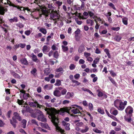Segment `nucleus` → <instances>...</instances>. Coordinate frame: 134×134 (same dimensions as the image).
<instances>
[{
	"mask_svg": "<svg viewBox=\"0 0 134 134\" xmlns=\"http://www.w3.org/2000/svg\"><path fill=\"white\" fill-rule=\"evenodd\" d=\"M40 8H37L36 10L38 11H40L42 12V14H40V17H41L42 15H43L47 16L49 13H50V17L52 19L54 20H55V23H56L58 21H60V15L59 14V11L58 10L57 11H54V7L51 5H48V8L49 9L47 8L46 7L44 6H40Z\"/></svg>",
	"mask_w": 134,
	"mask_h": 134,
	"instance_id": "1",
	"label": "nucleus"
},
{
	"mask_svg": "<svg viewBox=\"0 0 134 134\" xmlns=\"http://www.w3.org/2000/svg\"><path fill=\"white\" fill-rule=\"evenodd\" d=\"M45 111L49 115V118L51 119V121L55 126L57 131L60 132L62 134H65L64 130L62 129L58 125L59 121L57 118L58 112L54 108H46Z\"/></svg>",
	"mask_w": 134,
	"mask_h": 134,
	"instance_id": "2",
	"label": "nucleus"
},
{
	"mask_svg": "<svg viewBox=\"0 0 134 134\" xmlns=\"http://www.w3.org/2000/svg\"><path fill=\"white\" fill-rule=\"evenodd\" d=\"M36 111V113L32 114V116L33 118H37L38 120L41 121H46V119L44 117L42 113L39 110H37Z\"/></svg>",
	"mask_w": 134,
	"mask_h": 134,
	"instance_id": "3",
	"label": "nucleus"
},
{
	"mask_svg": "<svg viewBox=\"0 0 134 134\" xmlns=\"http://www.w3.org/2000/svg\"><path fill=\"white\" fill-rule=\"evenodd\" d=\"M76 107H78L79 109L81 110H82V108L81 107L77 105H71V107L68 108V112H69V110H71V112L74 114L79 113H80V111L78 109L76 108Z\"/></svg>",
	"mask_w": 134,
	"mask_h": 134,
	"instance_id": "4",
	"label": "nucleus"
},
{
	"mask_svg": "<svg viewBox=\"0 0 134 134\" xmlns=\"http://www.w3.org/2000/svg\"><path fill=\"white\" fill-rule=\"evenodd\" d=\"M14 116L12 118V121L11 120L10 122L13 127L15 128L16 127L15 124L16 123V121L15 119H16L18 120L19 121H20L21 120V118L17 113H14Z\"/></svg>",
	"mask_w": 134,
	"mask_h": 134,
	"instance_id": "5",
	"label": "nucleus"
},
{
	"mask_svg": "<svg viewBox=\"0 0 134 134\" xmlns=\"http://www.w3.org/2000/svg\"><path fill=\"white\" fill-rule=\"evenodd\" d=\"M127 102L126 101H125L123 103L122 101L119 104V105L117 108L120 110H123L125 108V106L127 105Z\"/></svg>",
	"mask_w": 134,
	"mask_h": 134,
	"instance_id": "6",
	"label": "nucleus"
},
{
	"mask_svg": "<svg viewBox=\"0 0 134 134\" xmlns=\"http://www.w3.org/2000/svg\"><path fill=\"white\" fill-rule=\"evenodd\" d=\"M29 104L31 107H36L37 106L40 109H43V106L42 105H40L36 101H35L34 102H30L29 103Z\"/></svg>",
	"mask_w": 134,
	"mask_h": 134,
	"instance_id": "7",
	"label": "nucleus"
},
{
	"mask_svg": "<svg viewBox=\"0 0 134 134\" xmlns=\"http://www.w3.org/2000/svg\"><path fill=\"white\" fill-rule=\"evenodd\" d=\"M133 108L130 106H128L125 109V112L127 114L128 113L131 114L133 113Z\"/></svg>",
	"mask_w": 134,
	"mask_h": 134,
	"instance_id": "8",
	"label": "nucleus"
},
{
	"mask_svg": "<svg viewBox=\"0 0 134 134\" xmlns=\"http://www.w3.org/2000/svg\"><path fill=\"white\" fill-rule=\"evenodd\" d=\"M62 123L63 125L65 127V129L66 130H69L70 129L69 127L70 124L69 123H67L65 121H63Z\"/></svg>",
	"mask_w": 134,
	"mask_h": 134,
	"instance_id": "9",
	"label": "nucleus"
},
{
	"mask_svg": "<svg viewBox=\"0 0 134 134\" xmlns=\"http://www.w3.org/2000/svg\"><path fill=\"white\" fill-rule=\"evenodd\" d=\"M30 57L32 58V59L34 61L37 63L39 62L40 61L37 58V56L34 54L33 53H32L31 54Z\"/></svg>",
	"mask_w": 134,
	"mask_h": 134,
	"instance_id": "10",
	"label": "nucleus"
},
{
	"mask_svg": "<svg viewBox=\"0 0 134 134\" xmlns=\"http://www.w3.org/2000/svg\"><path fill=\"white\" fill-rule=\"evenodd\" d=\"M53 87V85L48 84L45 85L44 87L43 88L45 90H50L52 89Z\"/></svg>",
	"mask_w": 134,
	"mask_h": 134,
	"instance_id": "11",
	"label": "nucleus"
},
{
	"mask_svg": "<svg viewBox=\"0 0 134 134\" xmlns=\"http://www.w3.org/2000/svg\"><path fill=\"white\" fill-rule=\"evenodd\" d=\"M80 33V30L79 29H77V30L75 32V37L77 40H79L78 35Z\"/></svg>",
	"mask_w": 134,
	"mask_h": 134,
	"instance_id": "12",
	"label": "nucleus"
},
{
	"mask_svg": "<svg viewBox=\"0 0 134 134\" xmlns=\"http://www.w3.org/2000/svg\"><path fill=\"white\" fill-rule=\"evenodd\" d=\"M121 101V100L119 99H117L115 100L114 103L115 106L117 108Z\"/></svg>",
	"mask_w": 134,
	"mask_h": 134,
	"instance_id": "13",
	"label": "nucleus"
},
{
	"mask_svg": "<svg viewBox=\"0 0 134 134\" xmlns=\"http://www.w3.org/2000/svg\"><path fill=\"white\" fill-rule=\"evenodd\" d=\"M16 7L17 9H20V10H24L25 11V10H27L28 12H29L30 11V10L27 7H19L18 6H16L15 7Z\"/></svg>",
	"mask_w": 134,
	"mask_h": 134,
	"instance_id": "14",
	"label": "nucleus"
},
{
	"mask_svg": "<svg viewBox=\"0 0 134 134\" xmlns=\"http://www.w3.org/2000/svg\"><path fill=\"white\" fill-rule=\"evenodd\" d=\"M124 118L125 120L127 122H131V116H128V114L124 116Z\"/></svg>",
	"mask_w": 134,
	"mask_h": 134,
	"instance_id": "15",
	"label": "nucleus"
},
{
	"mask_svg": "<svg viewBox=\"0 0 134 134\" xmlns=\"http://www.w3.org/2000/svg\"><path fill=\"white\" fill-rule=\"evenodd\" d=\"M74 93H72L68 92L65 96V97L66 99H69L72 97L74 96Z\"/></svg>",
	"mask_w": 134,
	"mask_h": 134,
	"instance_id": "16",
	"label": "nucleus"
},
{
	"mask_svg": "<svg viewBox=\"0 0 134 134\" xmlns=\"http://www.w3.org/2000/svg\"><path fill=\"white\" fill-rule=\"evenodd\" d=\"M89 13L86 12H84L83 13V15L81 17V18L83 19H86L89 16Z\"/></svg>",
	"mask_w": 134,
	"mask_h": 134,
	"instance_id": "17",
	"label": "nucleus"
},
{
	"mask_svg": "<svg viewBox=\"0 0 134 134\" xmlns=\"http://www.w3.org/2000/svg\"><path fill=\"white\" fill-rule=\"evenodd\" d=\"M86 23L89 25L92 26L93 25L94 22L90 19H88L86 20Z\"/></svg>",
	"mask_w": 134,
	"mask_h": 134,
	"instance_id": "18",
	"label": "nucleus"
},
{
	"mask_svg": "<svg viewBox=\"0 0 134 134\" xmlns=\"http://www.w3.org/2000/svg\"><path fill=\"white\" fill-rule=\"evenodd\" d=\"M42 50L43 52L45 54L48 52L49 51L48 47L46 45L44 46H43Z\"/></svg>",
	"mask_w": 134,
	"mask_h": 134,
	"instance_id": "19",
	"label": "nucleus"
},
{
	"mask_svg": "<svg viewBox=\"0 0 134 134\" xmlns=\"http://www.w3.org/2000/svg\"><path fill=\"white\" fill-rule=\"evenodd\" d=\"M9 21L10 23L17 22L18 21V18L17 17H15L13 18L9 19Z\"/></svg>",
	"mask_w": 134,
	"mask_h": 134,
	"instance_id": "20",
	"label": "nucleus"
},
{
	"mask_svg": "<svg viewBox=\"0 0 134 134\" xmlns=\"http://www.w3.org/2000/svg\"><path fill=\"white\" fill-rule=\"evenodd\" d=\"M7 10L4 8L3 7L0 6V14L3 15L4 13V12L7 11Z\"/></svg>",
	"mask_w": 134,
	"mask_h": 134,
	"instance_id": "21",
	"label": "nucleus"
},
{
	"mask_svg": "<svg viewBox=\"0 0 134 134\" xmlns=\"http://www.w3.org/2000/svg\"><path fill=\"white\" fill-rule=\"evenodd\" d=\"M85 48L83 46H81L79 48L78 52L79 53H81L83 52L85 50Z\"/></svg>",
	"mask_w": 134,
	"mask_h": 134,
	"instance_id": "22",
	"label": "nucleus"
},
{
	"mask_svg": "<svg viewBox=\"0 0 134 134\" xmlns=\"http://www.w3.org/2000/svg\"><path fill=\"white\" fill-rule=\"evenodd\" d=\"M128 19L126 17H124L122 18V21L123 23L125 25H127L128 24Z\"/></svg>",
	"mask_w": 134,
	"mask_h": 134,
	"instance_id": "23",
	"label": "nucleus"
},
{
	"mask_svg": "<svg viewBox=\"0 0 134 134\" xmlns=\"http://www.w3.org/2000/svg\"><path fill=\"white\" fill-rule=\"evenodd\" d=\"M98 92V95L99 97H101L102 96H104L105 98H106L107 97V96L105 94H103L100 91H99L98 90L97 91Z\"/></svg>",
	"mask_w": 134,
	"mask_h": 134,
	"instance_id": "24",
	"label": "nucleus"
},
{
	"mask_svg": "<svg viewBox=\"0 0 134 134\" xmlns=\"http://www.w3.org/2000/svg\"><path fill=\"white\" fill-rule=\"evenodd\" d=\"M37 69L35 68H32L30 71V73L34 76H35L36 75L37 72Z\"/></svg>",
	"mask_w": 134,
	"mask_h": 134,
	"instance_id": "25",
	"label": "nucleus"
},
{
	"mask_svg": "<svg viewBox=\"0 0 134 134\" xmlns=\"http://www.w3.org/2000/svg\"><path fill=\"white\" fill-rule=\"evenodd\" d=\"M54 94L55 96L58 97H59L61 95L60 92L58 90L54 91Z\"/></svg>",
	"mask_w": 134,
	"mask_h": 134,
	"instance_id": "26",
	"label": "nucleus"
},
{
	"mask_svg": "<svg viewBox=\"0 0 134 134\" xmlns=\"http://www.w3.org/2000/svg\"><path fill=\"white\" fill-rule=\"evenodd\" d=\"M20 61L22 64L26 65L27 64V62L26 59L25 58H23L21 59Z\"/></svg>",
	"mask_w": 134,
	"mask_h": 134,
	"instance_id": "27",
	"label": "nucleus"
},
{
	"mask_svg": "<svg viewBox=\"0 0 134 134\" xmlns=\"http://www.w3.org/2000/svg\"><path fill=\"white\" fill-rule=\"evenodd\" d=\"M62 47L63 51L64 52H65L68 50L69 48L68 46L62 45Z\"/></svg>",
	"mask_w": 134,
	"mask_h": 134,
	"instance_id": "28",
	"label": "nucleus"
},
{
	"mask_svg": "<svg viewBox=\"0 0 134 134\" xmlns=\"http://www.w3.org/2000/svg\"><path fill=\"white\" fill-rule=\"evenodd\" d=\"M39 31H40L44 35H45L46 34V30L44 28H41L40 29Z\"/></svg>",
	"mask_w": 134,
	"mask_h": 134,
	"instance_id": "29",
	"label": "nucleus"
},
{
	"mask_svg": "<svg viewBox=\"0 0 134 134\" xmlns=\"http://www.w3.org/2000/svg\"><path fill=\"white\" fill-rule=\"evenodd\" d=\"M89 127L87 126H86L85 129H82L80 130V132L82 133L86 132L89 130Z\"/></svg>",
	"mask_w": 134,
	"mask_h": 134,
	"instance_id": "30",
	"label": "nucleus"
},
{
	"mask_svg": "<svg viewBox=\"0 0 134 134\" xmlns=\"http://www.w3.org/2000/svg\"><path fill=\"white\" fill-rule=\"evenodd\" d=\"M121 36L119 35L116 36L114 38L115 40L117 41H119L121 40Z\"/></svg>",
	"mask_w": 134,
	"mask_h": 134,
	"instance_id": "31",
	"label": "nucleus"
},
{
	"mask_svg": "<svg viewBox=\"0 0 134 134\" xmlns=\"http://www.w3.org/2000/svg\"><path fill=\"white\" fill-rule=\"evenodd\" d=\"M104 52L106 53L109 58H110L111 56L109 52V50L107 49H105L104 50Z\"/></svg>",
	"mask_w": 134,
	"mask_h": 134,
	"instance_id": "32",
	"label": "nucleus"
},
{
	"mask_svg": "<svg viewBox=\"0 0 134 134\" xmlns=\"http://www.w3.org/2000/svg\"><path fill=\"white\" fill-rule=\"evenodd\" d=\"M26 121L25 120H23L21 122L22 127L23 128H25L26 124Z\"/></svg>",
	"mask_w": 134,
	"mask_h": 134,
	"instance_id": "33",
	"label": "nucleus"
},
{
	"mask_svg": "<svg viewBox=\"0 0 134 134\" xmlns=\"http://www.w3.org/2000/svg\"><path fill=\"white\" fill-rule=\"evenodd\" d=\"M61 83L60 81L59 80L57 79L56 80V83H55V85L56 86H59L61 85Z\"/></svg>",
	"mask_w": 134,
	"mask_h": 134,
	"instance_id": "34",
	"label": "nucleus"
},
{
	"mask_svg": "<svg viewBox=\"0 0 134 134\" xmlns=\"http://www.w3.org/2000/svg\"><path fill=\"white\" fill-rule=\"evenodd\" d=\"M93 19H94L95 21L96 22V24L97 23V21H101V19L99 17H93Z\"/></svg>",
	"mask_w": 134,
	"mask_h": 134,
	"instance_id": "35",
	"label": "nucleus"
},
{
	"mask_svg": "<svg viewBox=\"0 0 134 134\" xmlns=\"http://www.w3.org/2000/svg\"><path fill=\"white\" fill-rule=\"evenodd\" d=\"M88 106V108L90 110L92 111L93 110V106L92 103H90L89 104Z\"/></svg>",
	"mask_w": 134,
	"mask_h": 134,
	"instance_id": "36",
	"label": "nucleus"
},
{
	"mask_svg": "<svg viewBox=\"0 0 134 134\" xmlns=\"http://www.w3.org/2000/svg\"><path fill=\"white\" fill-rule=\"evenodd\" d=\"M50 70L49 69L46 68V69L44 70V74L45 75H48L50 73Z\"/></svg>",
	"mask_w": 134,
	"mask_h": 134,
	"instance_id": "37",
	"label": "nucleus"
},
{
	"mask_svg": "<svg viewBox=\"0 0 134 134\" xmlns=\"http://www.w3.org/2000/svg\"><path fill=\"white\" fill-rule=\"evenodd\" d=\"M17 102L19 105H22L24 102V101L23 100H20L18 99L17 101Z\"/></svg>",
	"mask_w": 134,
	"mask_h": 134,
	"instance_id": "38",
	"label": "nucleus"
},
{
	"mask_svg": "<svg viewBox=\"0 0 134 134\" xmlns=\"http://www.w3.org/2000/svg\"><path fill=\"white\" fill-rule=\"evenodd\" d=\"M98 111L102 114H104V112L103 109H102L101 108H99L98 109Z\"/></svg>",
	"mask_w": 134,
	"mask_h": 134,
	"instance_id": "39",
	"label": "nucleus"
},
{
	"mask_svg": "<svg viewBox=\"0 0 134 134\" xmlns=\"http://www.w3.org/2000/svg\"><path fill=\"white\" fill-rule=\"evenodd\" d=\"M108 5L109 6L112 8L114 10H116L114 5L111 3H109Z\"/></svg>",
	"mask_w": 134,
	"mask_h": 134,
	"instance_id": "40",
	"label": "nucleus"
},
{
	"mask_svg": "<svg viewBox=\"0 0 134 134\" xmlns=\"http://www.w3.org/2000/svg\"><path fill=\"white\" fill-rule=\"evenodd\" d=\"M93 130L96 133H100L102 132L101 131L98 130L97 128L93 129Z\"/></svg>",
	"mask_w": 134,
	"mask_h": 134,
	"instance_id": "41",
	"label": "nucleus"
},
{
	"mask_svg": "<svg viewBox=\"0 0 134 134\" xmlns=\"http://www.w3.org/2000/svg\"><path fill=\"white\" fill-rule=\"evenodd\" d=\"M111 75L113 77H115L116 75V74L112 70L109 71Z\"/></svg>",
	"mask_w": 134,
	"mask_h": 134,
	"instance_id": "42",
	"label": "nucleus"
},
{
	"mask_svg": "<svg viewBox=\"0 0 134 134\" xmlns=\"http://www.w3.org/2000/svg\"><path fill=\"white\" fill-rule=\"evenodd\" d=\"M59 55L57 51L55 52L54 54V57L56 58H58Z\"/></svg>",
	"mask_w": 134,
	"mask_h": 134,
	"instance_id": "43",
	"label": "nucleus"
},
{
	"mask_svg": "<svg viewBox=\"0 0 134 134\" xmlns=\"http://www.w3.org/2000/svg\"><path fill=\"white\" fill-rule=\"evenodd\" d=\"M91 55V54L89 53H88L87 52H85L84 53V56L86 58L89 57V56Z\"/></svg>",
	"mask_w": 134,
	"mask_h": 134,
	"instance_id": "44",
	"label": "nucleus"
},
{
	"mask_svg": "<svg viewBox=\"0 0 134 134\" xmlns=\"http://www.w3.org/2000/svg\"><path fill=\"white\" fill-rule=\"evenodd\" d=\"M75 66L73 64H71L69 66L70 69L71 70H73L75 68Z\"/></svg>",
	"mask_w": 134,
	"mask_h": 134,
	"instance_id": "45",
	"label": "nucleus"
},
{
	"mask_svg": "<svg viewBox=\"0 0 134 134\" xmlns=\"http://www.w3.org/2000/svg\"><path fill=\"white\" fill-rule=\"evenodd\" d=\"M29 96V94L27 93H24L23 95V97L24 99H27V97Z\"/></svg>",
	"mask_w": 134,
	"mask_h": 134,
	"instance_id": "46",
	"label": "nucleus"
},
{
	"mask_svg": "<svg viewBox=\"0 0 134 134\" xmlns=\"http://www.w3.org/2000/svg\"><path fill=\"white\" fill-rule=\"evenodd\" d=\"M55 3L58 5V7L60 6L62 4V2L59 1H56Z\"/></svg>",
	"mask_w": 134,
	"mask_h": 134,
	"instance_id": "47",
	"label": "nucleus"
},
{
	"mask_svg": "<svg viewBox=\"0 0 134 134\" xmlns=\"http://www.w3.org/2000/svg\"><path fill=\"white\" fill-rule=\"evenodd\" d=\"M108 78L109 80L111 82L114 84L115 85L116 84V83L114 80L111 77H109Z\"/></svg>",
	"mask_w": 134,
	"mask_h": 134,
	"instance_id": "48",
	"label": "nucleus"
},
{
	"mask_svg": "<svg viewBox=\"0 0 134 134\" xmlns=\"http://www.w3.org/2000/svg\"><path fill=\"white\" fill-rule=\"evenodd\" d=\"M16 25L20 28H21L24 27V25L21 23L16 24Z\"/></svg>",
	"mask_w": 134,
	"mask_h": 134,
	"instance_id": "49",
	"label": "nucleus"
},
{
	"mask_svg": "<svg viewBox=\"0 0 134 134\" xmlns=\"http://www.w3.org/2000/svg\"><path fill=\"white\" fill-rule=\"evenodd\" d=\"M80 77V75L79 74H76L74 75V78L75 79H78Z\"/></svg>",
	"mask_w": 134,
	"mask_h": 134,
	"instance_id": "50",
	"label": "nucleus"
},
{
	"mask_svg": "<svg viewBox=\"0 0 134 134\" xmlns=\"http://www.w3.org/2000/svg\"><path fill=\"white\" fill-rule=\"evenodd\" d=\"M118 113V111L116 110H115L113 111L112 114L114 115H116Z\"/></svg>",
	"mask_w": 134,
	"mask_h": 134,
	"instance_id": "51",
	"label": "nucleus"
},
{
	"mask_svg": "<svg viewBox=\"0 0 134 134\" xmlns=\"http://www.w3.org/2000/svg\"><path fill=\"white\" fill-rule=\"evenodd\" d=\"M111 29L112 30H113L114 31H118L119 30L120 28L119 27H113L111 28Z\"/></svg>",
	"mask_w": 134,
	"mask_h": 134,
	"instance_id": "52",
	"label": "nucleus"
},
{
	"mask_svg": "<svg viewBox=\"0 0 134 134\" xmlns=\"http://www.w3.org/2000/svg\"><path fill=\"white\" fill-rule=\"evenodd\" d=\"M31 122L32 123L38 126V124L36 121L34 119H32L31 120Z\"/></svg>",
	"mask_w": 134,
	"mask_h": 134,
	"instance_id": "53",
	"label": "nucleus"
},
{
	"mask_svg": "<svg viewBox=\"0 0 134 134\" xmlns=\"http://www.w3.org/2000/svg\"><path fill=\"white\" fill-rule=\"evenodd\" d=\"M88 13L90 17H92L93 18V17H95L94 15V14L93 12H89Z\"/></svg>",
	"mask_w": 134,
	"mask_h": 134,
	"instance_id": "54",
	"label": "nucleus"
},
{
	"mask_svg": "<svg viewBox=\"0 0 134 134\" xmlns=\"http://www.w3.org/2000/svg\"><path fill=\"white\" fill-rule=\"evenodd\" d=\"M70 102V101L68 100H64L63 102V104H69Z\"/></svg>",
	"mask_w": 134,
	"mask_h": 134,
	"instance_id": "55",
	"label": "nucleus"
},
{
	"mask_svg": "<svg viewBox=\"0 0 134 134\" xmlns=\"http://www.w3.org/2000/svg\"><path fill=\"white\" fill-rule=\"evenodd\" d=\"M95 53L97 54H100L101 53V51L100 50L98 49V48H96L95 50Z\"/></svg>",
	"mask_w": 134,
	"mask_h": 134,
	"instance_id": "56",
	"label": "nucleus"
},
{
	"mask_svg": "<svg viewBox=\"0 0 134 134\" xmlns=\"http://www.w3.org/2000/svg\"><path fill=\"white\" fill-rule=\"evenodd\" d=\"M67 92V90L65 89H63L61 91V93L62 95L65 94Z\"/></svg>",
	"mask_w": 134,
	"mask_h": 134,
	"instance_id": "57",
	"label": "nucleus"
},
{
	"mask_svg": "<svg viewBox=\"0 0 134 134\" xmlns=\"http://www.w3.org/2000/svg\"><path fill=\"white\" fill-rule=\"evenodd\" d=\"M111 15V13L110 12H108L105 15V16L107 18L110 17V16Z\"/></svg>",
	"mask_w": 134,
	"mask_h": 134,
	"instance_id": "58",
	"label": "nucleus"
},
{
	"mask_svg": "<svg viewBox=\"0 0 134 134\" xmlns=\"http://www.w3.org/2000/svg\"><path fill=\"white\" fill-rule=\"evenodd\" d=\"M31 33V32L30 30H27L25 31V34L27 36L29 35Z\"/></svg>",
	"mask_w": 134,
	"mask_h": 134,
	"instance_id": "59",
	"label": "nucleus"
},
{
	"mask_svg": "<svg viewBox=\"0 0 134 134\" xmlns=\"http://www.w3.org/2000/svg\"><path fill=\"white\" fill-rule=\"evenodd\" d=\"M63 71V69L62 68H59L56 70V71L57 72H62Z\"/></svg>",
	"mask_w": 134,
	"mask_h": 134,
	"instance_id": "60",
	"label": "nucleus"
},
{
	"mask_svg": "<svg viewBox=\"0 0 134 134\" xmlns=\"http://www.w3.org/2000/svg\"><path fill=\"white\" fill-rule=\"evenodd\" d=\"M79 62L80 64H83L85 63V61L83 59H81L79 60Z\"/></svg>",
	"mask_w": 134,
	"mask_h": 134,
	"instance_id": "61",
	"label": "nucleus"
},
{
	"mask_svg": "<svg viewBox=\"0 0 134 134\" xmlns=\"http://www.w3.org/2000/svg\"><path fill=\"white\" fill-rule=\"evenodd\" d=\"M14 76L15 78L20 79V76L17 74H14Z\"/></svg>",
	"mask_w": 134,
	"mask_h": 134,
	"instance_id": "62",
	"label": "nucleus"
},
{
	"mask_svg": "<svg viewBox=\"0 0 134 134\" xmlns=\"http://www.w3.org/2000/svg\"><path fill=\"white\" fill-rule=\"evenodd\" d=\"M108 18V21L110 23H112L113 21L111 17L107 18Z\"/></svg>",
	"mask_w": 134,
	"mask_h": 134,
	"instance_id": "63",
	"label": "nucleus"
},
{
	"mask_svg": "<svg viewBox=\"0 0 134 134\" xmlns=\"http://www.w3.org/2000/svg\"><path fill=\"white\" fill-rule=\"evenodd\" d=\"M99 59L98 58H96L93 61V63L97 64L99 61Z\"/></svg>",
	"mask_w": 134,
	"mask_h": 134,
	"instance_id": "64",
	"label": "nucleus"
}]
</instances>
